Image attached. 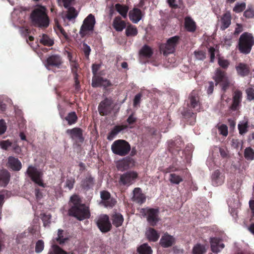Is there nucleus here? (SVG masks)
Segmentation results:
<instances>
[{
    "label": "nucleus",
    "mask_w": 254,
    "mask_h": 254,
    "mask_svg": "<svg viewBox=\"0 0 254 254\" xmlns=\"http://www.w3.org/2000/svg\"><path fill=\"white\" fill-rule=\"evenodd\" d=\"M70 201L72 203L68 210L70 216L76 218L79 220L88 218L90 216L89 208L81 203V200L77 195L70 197Z\"/></svg>",
    "instance_id": "nucleus-1"
},
{
    "label": "nucleus",
    "mask_w": 254,
    "mask_h": 254,
    "mask_svg": "<svg viewBox=\"0 0 254 254\" xmlns=\"http://www.w3.org/2000/svg\"><path fill=\"white\" fill-rule=\"evenodd\" d=\"M32 24L42 28L49 26L50 20L46 12V8L43 6H39L34 9L30 14Z\"/></svg>",
    "instance_id": "nucleus-2"
},
{
    "label": "nucleus",
    "mask_w": 254,
    "mask_h": 254,
    "mask_svg": "<svg viewBox=\"0 0 254 254\" xmlns=\"http://www.w3.org/2000/svg\"><path fill=\"white\" fill-rule=\"evenodd\" d=\"M254 45V37L252 33L245 32L240 37L238 41V49L244 54L250 53Z\"/></svg>",
    "instance_id": "nucleus-3"
},
{
    "label": "nucleus",
    "mask_w": 254,
    "mask_h": 254,
    "mask_svg": "<svg viewBox=\"0 0 254 254\" xmlns=\"http://www.w3.org/2000/svg\"><path fill=\"white\" fill-rule=\"evenodd\" d=\"M113 153L120 156L127 155L131 150L129 143L125 140L118 139L115 140L111 145Z\"/></svg>",
    "instance_id": "nucleus-4"
},
{
    "label": "nucleus",
    "mask_w": 254,
    "mask_h": 254,
    "mask_svg": "<svg viewBox=\"0 0 254 254\" xmlns=\"http://www.w3.org/2000/svg\"><path fill=\"white\" fill-rule=\"evenodd\" d=\"M140 213L143 217H146L148 223L151 226H156L160 221L158 208L147 207L141 208Z\"/></svg>",
    "instance_id": "nucleus-5"
},
{
    "label": "nucleus",
    "mask_w": 254,
    "mask_h": 254,
    "mask_svg": "<svg viewBox=\"0 0 254 254\" xmlns=\"http://www.w3.org/2000/svg\"><path fill=\"white\" fill-rule=\"evenodd\" d=\"M26 173L32 182L40 187H45V184L42 179L43 173L41 170L33 165H29Z\"/></svg>",
    "instance_id": "nucleus-6"
},
{
    "label": "nucleus",
    "mask_w": 254,
    "mask_h": 254,
    "mask_svg": "<svg viewBox=\"0 0 254 254\" xmlns=\"http://www.w3.org/2000/svg\"><path fill=\"white\" fill-rule=\"evenodd\" d=\"M115 107L114 100L112 97H106L100 102L98 107L100 115L106 116L111 114Z\"/></svg>",
    "instance_id": "nucleus-7"
},
{
    "label": "nucleus",
    "mask_w": 254,
    "mask_h": 254,
    "mask_svg": "<svg viewBox=\"0 0 254 254\" xmlns=\"http://www.w3.org/2000/svg\"><path fill=\"white\" fill-rule=\"evenodd\" d=\"M180 38L178 36H175L170 38L167 41L165 44L162 45L160 47V49L164 55L173 53L175 50L177 46L179 43Z\"/></svg>",
    "instance_id": "nucleus-8"
},
{
    "label": "nucleus",
    "mask_w": 254,
    "mask_h": 254,
    "mask_svg": "<svg viewBox=\"0 0 254 254\" xmlns=\"http://www.w3.org/2000/svg\"><path fill=\"white\" fill-rule=\"evenodd\" d=\"M64 64L62 57L59 54H53L49 56L46 59L45 66L49 69L54 68H62Z\"/></svg>",
    "instance_id": "nucleus-9"
},
{
    "label": "nucleus",
    "mask_w": 254,
    "mask_h": 254,
    "mask_svg": "<svg viewBox=\"0 0 254 254\" xmlns=\"http://www.w3.org/2000/svg\"><path fill=\"white\" fill-rule=\"evenodd\" d=\"M138 176V175L135 171H127L120 175L119 183L120 185L129 187L135 182Z\"/></svg>",
    "instance_id": "nucleus-10"
},
{
    "label": "nucleus",
    "mask_w": 254,
    "mask_h": 254,
    "mask_svg": "<svg viewBox=\"0 0 254 254\" xmlns=\"http://www.w3.org/2000/svg\"><path fill=\"white\" fill-rule=\"evenodd\" d=\"M96 224L98 229L103 233L110 231L112 228L109 217L107 214L100 215L97 218Z\"/></svg>",
    "instance_id": "nucleus-11"
},
{
    "label": "nucleus",
    "mask_w": 254,
    "mask_h": 254,
    "mask_svg": "<svg viewBox=\"0 0 254 254\" xmlns=\"http://www.w3.org/2000/svg\"><path fill=\"white\" fill-rule=\"evenodd\" d=\"M83 132L82 129L77 127L67 129L65 131L66 134L69 135L70 138L74 140L76 144L83 143L84 137L83 135Z\"/></svg>",
    "instance_id": "nucleus-12"
},
{
    "label": "nucleus",
    "mask_w": 254,
    "mask_h": 254,
    "mask_svg": "<svg viewBox=\"0 0 254 254\" xmlns=\"http://www.w3.org/2000/svg\"><path fill=\"white\" fill-rule=\"evenodd\" d=\"M95 23V17L92 14H89L84 20L83 23L81 27L79 33L81 37L84 36L86 31H92Z\"/></svg>",
    "instance_id": "nucleus-13"
},
{
    "label": "nucleus",
    "mask_w": 254,
    "mask_h": 254,
    "mask_svg": "<svg viewBox=\"0 0 254 254\" xmlns=\"http://www.w3.org/2000/svg\"><path fill=\"white\" fill-rule=\"evenodd\" d=\"M100 197L102 199L101 203L106 207H113L117 202L116 199L111 197L110 193L107 190L101 191Z\"/></svg>",
    "instance_id": "nucleus-14"
},
{
    "label": "nucleus",
    "mask_w": 254,
    "mask_h": 254,
    "mask_svg": "<svg viewBox=\"0 0 254 254\" xmlns=\"http://www.w3.org/2000/svg\"><path fill=\"white\" fill-rule=\"evenodd\" d=\"M95 183V178L90 174L88 173L82 180L80 186L83 190L88 191L93 189Z\"/></svg>",
    "instance_id": "nucleus-15"
},
{
    "label": "nucleus",
    "mask_w": 254,
    "mask_h": 254,
    "mask_svg": "<svg viewBox=\"0 0 254 254\" xmlns=\"http://www.w3.org/2000/svg\"><path fill=\"white\" fill-rule=\"evenodd\" d=\"M189 99V107L193 109L195 111L199 112L201 104L199 101V96L197 91L193 90L190 94Z\"/></svg>",
    "instance_id": "nucleus-16"
},
{
    "label": "nucleus",
    "mask_w": 254,
    "mask_h": 254,
    "mask_svg": "<svg viewBox=\"0 0 254 254\" xmlns=\"http://www.w3.org/2000/svg\"><path fill=\"white\" fill-rule=\"evenodd\" d=\"M242 100V91L238 89L236 90L233 94L232 103L230 107L231 110L232 111L238 110L241 105Z\"/></svg>",
    "instance_id": "nucleus-17"
},
{
    "label": "nucleus",
    "mask_w": 254,
    "mask_h": 254,
    "mask_svg": "<svg viewBox=\"0 0 254 254\" xmlns=\"http://www.w3.org/2000/svg\"><path fill=\"white\" fill-rule=\"evenodd\" d=\"M7 167L13 171H19L22 168V164L17 158L9 156L6 163Z\"/></svg>",
    "instance_id": "nucleus-18"
},
{
    "label": "nucleus",
    "mask_w": 254,
    "mask_h": 254,
    "mask_svg": "<svg viewBox=\"0 0 254 254\" xmlns=\"http://www.w3.org/2000/svg\"><path fill=\"white\" fill-rule=\"evenodd\" d=\"M133 196L132 200L137 203L141 204L145 202L146 196L142 192V190L139 188H136L133 190Z\"/></svg>",
    "instance_id": "nucleus-19"
},
{
    "label": "nucleus",
    "mask_w": 254,
    "mask_h": 254,
    "mask_svg": "<svg viewBox=\"0 0 254 254\" xmlns=\"http://www.w3.org/2000/svg\"><path fill=\"white\" fill-rule=\"evenodd\" d=\"M221 240L216 237H213L210 238V243L211 246V251L213 253H217L220 251V249H222L224 248V244H220Z\"/></svg>",
    "instance_id": "nucleus-20"
},
{
    "label": "nucleus",
    "mask_w": 254,
    "mask_h": 254,
    "mask_svg": "<svg viewBox=\"0 0 254 254\" xmlns=\"http://www.w3.org/2000/svg\"><path fill=\"white\" fill-rule=\"evenodd\" d=\"M236 70L238 74L242 77L248 76L250 72L249 66L242 63H239L236 66Z\"/></svg>",
    "instance_id": "nucleus-21"
},
{
    "label": "nucleus",
    "mask_w": 254,
    "mask_h": 254,
    "mask_svg": "<svg viewBox=\"0 0 254 254\" xmlns=\"http://www.w3.org/2000/svg\"><path fill=\"white\" fill-rule=\"evenodd\" d=\"M174 243V238L168 234H164L160 241L161 246L165 248L171 247Z\"/></svg>",
    "instance_id": "nucleus-22"
},
{
    "label": "nucleus",
    "mask_w": 254,
    "mask_h": 254,
    "mask_svg": "<svg viewBox=\"0 0 254 254\" xmlns=\"http://www.w3.org/2000/svg\"><path fill=\"white\" fill-rule=\"evenodd\" d=\"M133 159L129 157L124 158L119 161L118 168L120 170L124 171L129 169L133 164Z\"/></svg>",
    "instance_id": "nucleus-23"
},
{
    "label": "nucleus",
    "mask_w": 254,
    "mask_h": 254,
    "mask_svg": "<svg viewBox=\"0 0 254 254\" xmlns=\"http://www.w3.org/2000/svg\"><path fill=\"white\" fill-rule=\"evenodd\" d=\"M127 127L128 126L126 125L115 126L109 132L107 137V139L112 140L120 132Z\"/></svg>",
    "instance_id": "nucleus-24"
},
{
    "label": "nucleus",
    "mask_w": 254,
    "mask_h": 254,
    "mask_svg": "<svg viewBox=\"0 0 254 254\" xmlns=\"http://www.w3.org/2000/svg\"><path fill=\"white\" fill-rule=\"evenodd\" d=\"M128 16L133 23H137L142 18L141 11L137 8H134L129 11Z\"/></svg>",
    "instance_id": "nucleus-25"
},
{
    "label": "nucleus",
    "mask_w": 254,
    "mask_h": 254,
    "mask_svg": "<svg viewBox=\"0 0 254 254\" xmlns=\"http://www.w3.org/2000/svg\"><path fill=\"white\" fill-rule=\"evenodd\" d=\"M10 173L5 169L0 170V186L5 187L10 179Z\"/></svg>",
    "instance_id": "nucleus-26"
},
{
    "label": "nucleus",
    "mask_w": 254,
    "mask_h": 254,
    "mask_svg": "<svg viewBox=\"0 0 254 254\" xmlns=\"http://www.w3.org/2000/svg\"><path fill=\"white\" fill-rule=\"evenodd\" d=\"M182 142L181 141H173L172 140L168 141V149L173 154L178 153L181 149Z\"/></svg>",
    "instance_id": "nucleus-27"
},
{
    "label": "nucleus",
    "mask_w": 254,
    "mask_h": 254,
    "mask_svg": "<svg viewBox=\"0 0 254 254\" xmlns=\"http://www.w3.org/2000/svg\"><path fill=\"white\" fill-rule=\"evenodd\" d=\"M227 78H228V77H227L225 71H223L219 68L216 69L215 76L213 77V79L215 80L216 86Z\"/></svg>",
    "instance_id": "nucleus-28"
},
{
    "label": "nucleus",
    "mask_w": 254,
    "mask_h": 254,
    "mask_svg": "<svg viewBox=\"0 0 254 254\" xmlns=\"http://www.w3.org/2000/svg\"><path fill=\"white\" fill-rule=\"evenodd\" d=\"M145 235L147 239L151 242H156L160 237V234L153 228L149 227L146 231Z\"/></svg>",
    "instance_id": "nucleus-29"
},
{
    "label": "nucleus",
    "mask_w": 254,
    "mask_h": 254,
    "mask_svg": "<svg viewBox=\"0 0 254 254\" xmlns=\"http://www.w3.org/2000/svg\"><path fill=\"white\" fill-rule=\"evenodd\" d=\"M112 224L116 227L121 226L124 222V218L122 214L118 212H114L111 217Z\"/></svg>",
    "instance_id": "nucleus-30"
},
{
    "label": "nucleus",
    "mask_w": 254,
    "mask_h": 254,
    "mask_svg": "<svg viewBox=\"0 0 254 254\" xmlns=\"http://www.w3.org/2000/svg\"><path fill=\"white\" fill-rule=\"evenodd\" d=\"M231 15L230 12L224 13L221 18V29L224 30L229 27L231 23Z\"/></svg>",
    "instance_id": "nucleus-31"
},
{
    "label": "nucleus",
    "mask_w": 254,
    "mask_h": 254,
    "mask_svg": "<svg viewBox=\"0 0 254 254\" xmlns=\"http://www.w3.org/2000/svg\"><path fill=\"white\" fill-rule=\"evenodd\" d=\"M113 26L114 29L118 32H121L126 27V22L122 20L120 16L116 17L113 22Z\"/></svg>",
    "instance_id": "nucleus-32"
},
{
    "label": "nucleus",
    "mask_w": 254,
    "mask_h": 254,
    "mask_svg": "<svg viewBox=\"0 0 254 254\" xmlns=\"http://www.w3.org/2000/svg\"><path fill=\"white\" fill-rule=\"evenodd\" d=\"M184 118L190 121V125H193L196 121V113H194L190 110L187 109L182 113Z\"/></svg>",
    "instance_id": "nucleus-33"
},
{
    "label": "nucleus",
    "mask_w": 254,
    "mask_h": 254,
    "mask_svg": "<svg viewBox=\"0 0 254 254\" xmlns=\"http://www.w3.org/2000/svg\"><path fill=\"white\" fill-rule=\"evenodd\" d=\"M185 27L186 30L190 32H194L196 30V24L190 17L185 18Z\"/></svg>",
    "instance_id": "nucleus-34"
},
{
    "label": "nucleus",
    "mask_w": 254,
    "mask_h": 254,
    "mask_svg": "<svg viewBox=\"0 0 254 254\" xmlns=\"http://www.w3.org/2000/svg\"><path fill=\"white\" fill-rule=\"evenodd\" d=\"M221 173L219 170H215L211 176L212 183L213 186H218L222 184L223 181L220 177Z\"/></svg>",
    "instance_id": "nucleus-35"
},
{
    "label": "nucleus",
    "mask_w": 254,
    "mask_h": 254,
    "mask_svg": "<svg viewBox=\"0 0 254 254\" xmlns=\"http://www.w3.org/2000/svg\"><path fill=\"white\" fill-rule=\"evenodd\" d=\"M116 10L123 16L124 18H126L127 13L128 11V6L122 5L120 3H117L115 5Z\"/></svg>",
    "instance_id": "nucleus-36"
},
{
    "label": "nucleus",
    "mask_w": 254,
    "mask_h": 254,
    "mask_svg": "<svg viewBox=\"0 0 254 254\" xmlns=\"http://www.w3.org/2000/svg\"><path fill=\"white\" fill-rule=\"evenodd\" d=\"M137 252L139 254H152V253L151 247L146 243L138 247L137 249Z\"/></svg>",
    "instance_id": "nucleus-37"
},
{
    "label": "nucleus",
    "mask_w": 254,
    "mask_h": 254,
    "mask_svg": "<svg viewBox=\"0 0 254 254\" xmlns=\"http://www.w3.org/2000/svg\"><path fill=\"white\" fill-rule=\"evenodd\" d=\"M64 119L67 122L68 125L70 126L77 122L78 118L75 112H71L67 114Z\"/></svg>",
    "instance_id": "nucleus-38"
},
{
    "label": "nucleus",
    "mask_w": 254,
    "mask_h": 254,
    "mask_svg": "<svg viewBox=\"0 0 254 254\" xmlns=\"http://www.w3.org/2000/svg\"><path fill=\"white\" fill-rule=\"evenodd\" d=\"M138 31L136 27L131 24L128 25L126 29V34L127 37H134L137 35Z\"/></svg>",
    "instance_id": "nucleus-39"
},
{
    "label": "nucleus",
    "mask_w": 254,
    "mask_h": 254,
    "mask_svg": "<svg viewBox=\"0 0 254 254\" xmlns=\"http://www.w3.org/2000/svg\"><path fill=\"white\" fill-rule=\"evenodd\" d=\"M65 233L62 229H59L58 231V237L56 239L57 243L60 245H63L68 240V238L64 236Z\"/></svg>",
    "instance_id": "nucleus-40"
},
{
    "label": "nucleus",
    "mask_w": 254,
    "mask_h": 254,
    "mask_svg": "<svg viewBox=\"0 0 254 254\" xmlns=\"http://www.w3.org/2000/svg\"><path fill=\"white\" fill-rule=\"evenodd\" d=\"M206 251L205 246L200 244H197L193 247L192 252L193 254H204Z\"/></svg>",
    "instance_id": "nucleus-41"
},
{
    "label": "nucleus",
    "mask_w": 254,
    "mask_h": 254,
    "mask_svg": "<svg viewBox=\"0 0 254 254\" xmlns=\"http://www.w3.org/2000/svg\"><path fill=\"white\" fill-rule=\"evenodd\" d=\"M103 78V77L99 75L93 76L92 79V86L94 88L102 87Z\"/></svg>",
    "instance_id": "nucleus-42"
},
{
    "label": "nucleus",
    "mask_w": 254,
    "mask_h": 254,
    "mask_svg": "<svg viewBox=\"0 0 254 254\" xmlns=\"http://www.w3.org/2000/svg\"><path fill=\"white\" fill-rule=\"evenodd\" d=\"M140 54L146 58H150L153 55V51L150 47L145 45L141 48Z\"/></svg>",
    "instance_id": "nucleus-43"
},
{
    "label": "nucleus",
    "mask_w": 254,
    "mask_h": 254,
    "mask_svg": "<svg viewBox=\"0 0 254 254\" xmlns=\"http://www.w3.org/2000/svg\"><path fill=\"white\" fill-rule=\"evenodd\" d=\"M40 42L43 45L47 46H53L54 43V41L45 34L42 35V37L40 39Z\"/></svg>",
    "instance_id": "nucleus-44"
},
{
    "label": "nucleus",
    "mask_w": 254,
    "mask_h": 254,
    "mask_svg": "<svg viewBox=\"0 0 254 254\" xmlns=\"http://www.w3.org/2000/svg\"><path fill=\"white\" fill-rule=\"evenodd\" d=\"M244 157L247 160H254V150L251 147H247L244 151Z\"/></svg>",
    "instance_id": "nucleus-45"
},
{
    "label": "nucleus",
    "mask_w": 254,
    "mask_h": 254,
    "mask_svg": "<svg viewBox=\"0 0 254 254\" xmlns=\"http://www.w3.org/2000/svg\"><path fill=\"white\" fill-rule=\"evenodd\" d=\"M169 181L172 184L178 185L182 182L183 179L180 176L172 173L170 174Z\"/></svg>",
    "instance_id": "nucleus-46"
},
{
    "label": "nucleus",
    "mask_w": 254,
    "mask_h": 254,
    "mask_svg": "<svg viewBox=\"0 0 254 254\" xmlns=\"http://www.w3.org/2000/svg\"><path fill=\"white\" fill-rule=\"evenodd\" d=\"M249 127L248 122L239 124L238 125V128L239 131V133L241 135L245 134L248 130Z\"/></svg>",
    "instance_id": "nucleus-47"
},
{
    "label": "nucleus",
    "mask_w": 254,
    "mask_h": 254,
    "mask_svg": "<svg viewBox=\"0 0 254 254\" xmlns=\"http://www.w3.org/2000/svg\"><path fill=\"white\" fill-rule=\"evenodd\" d=\"M67 9L68 10L66 14L67 18L69 20L75 18L77 15L75 8L73 7H69Z\"/></svg>",
    "instance_id": "nucleus-48"
},
{
    "label": "nucleus",
    "mask_w": 254,
    "mask_h": 254,
    "mask_svg": "<svg viewBox=\"0 0 254 254\" xmlns=\"http://www.w3.org/2000/svg\"><path fill=\"white\" fill-rule=\"evenodd\" d=\"M41 218L43 222V225L44 227L49 226L51 223V216L50 214H46V213H43L41 214Z\"/></svg>",
    "instance_id": "nucleus-49"
},
{
    "label": "nucleus",
    "mask_w": 254,
    "mask_h": 254,
    "mask_svg": "<svg viewBox=\"0 0 254 254\" xmlns=\"http://www.w3.org/2000/svg\"><path fill=\"white\" fill-rule=\"evenodd\" d=\"M70 65L71 68V72L73 73V75L78 74L77 70L79 65L77 61L75 60L73 61H71L70 62Z\"/></svg>",
    "instance_id": "nucleus-50"
},
{
    "label": "nucleus",
    "mask_w": 254,
    "mask_h": 254,
    "mask_svg": "<svg viewBox=\"0 0 254 254\" xmlns=\"http://www.w3.org/2000/svg\"><path fill=\"white\" fill-rule=\"evenodd\" d=\"M44 243L42 240H39L36 243L35 252L36 253H41L44 249Z\"/></svg>",
    "instance_id": "nucleus-51"
},
{
    "label": "nucleus",
    "mask_w": 254,
    "mask_h": 254,
    "mask_svg": "<svg viewBox=\"0 0 254 254\" xmlns=\"http://www.w3.org/2000/svg\"><path fill=\"white\" fill-rule=\"evenodd\" d=\"M194 55L196 59L198 60H204L206 58V53L203 51H195Z\"/></svg>",
    "instance_id": "nucleus-52"
},
{
    "label": "nucleus",
    "mask_w": 254,
    "mask_h": 254,
    "mask_svg": "<svg viewBox=\"0 0 254 254\" xmlns=\"http://www.w3.org/2000/svg\"><path fill=\"white\" fill-rule=\"evenodd\" d=\"M82 50L86 59L88 60L91 51L90 47L87 44L84 43Z\"/></svg>",
    "instance_id": "nucleus-53"
},
{
    "label": "nucleus",
    "mask_w": 254,
    "mask_h": 254,
    "mask_svg": "<svg viewBox=\"0 0 254 254\" xmlns=\"http://www.w3.org/2000/svg\"><path fill=\"white\" fill-rule=\"evenodd\" d=\"M246 93L247 95V100L252 101L254 100V88L249 87L246 90Z\"/></svg>",
    "instance_id": "nucleus-54"
},
{
    "label": "nucleus",
    "mask_w": 254,
    "mask_h": 254,
    "mask_svg": "<svg viewBox=\"0 0 254 254\" xmlns=\"http://www.w3.org/2000/svg\"><path fill=\"white\" fill-rule=\"evenodd\" d=\"M218 129L220 134L225 136L228 135V127L226 125L222 124L218 127Z\"/></svg>",
    "instance_id": "nucleus-55"
},
{
    "label": "nucleus",
    "mask_w": 254,
    "mask_h": 254,
    "mask_svg": "<svg viewBox=\"0 0 254 254\" xmlns=\"http://www.w3.org/2000/svg\"><path fill=\"white\" fill-rule=\"evenodd\" d=\"M12 145V143L9 140H2L0 141V146L5 150H7L8 148Z\"/></svg>",
    "instance_id": "nucleus-56"
},
{
    "label": "nucleus",
    "mask_w": 254,
    "mask_h": 254,
    "mask_svg": "<svg viewBox=\"0 0 254 254\" xmlns=\"http://www.w3.org/2000/svg\"><path fill=\"white\" fill-rule=\"evenodd\" d=\"M53 249L54 254H67V252L63 250L57 245H53Z\"/></svg>",
    "instance_id": "nucleus-57"
},
{
    "label": "nucleus",
    "mask_w": 254,
    "mask_h": 254,
    "mask_svg": "<svg viewBox=\"0 0 254 254\" xmlns=\"http://www.w3.org/2000/svg\"><path fill=\"white\" fill-rule=\"evenodd\" d=\"M218 63L219 65L225 69H227L230 64L228 60L220 58L219 59Z\"/></svg>",
    "instance_id": "nucleus-58"
},
{
    "label": "nucleus",
    "mask_w": 254,
    "mask_h": 254,
    "mask_svg": "<svg viewBox=\"0 0 254 254\" xmlns=\"http://www.w3.org/2000/svg\"><path fill=\"white\" fill-rule=\"evenodd\" d=\"M246 7V4L245 3H238L236 4L235 7L233 8V11L236 12H240L243 11Z\"/></svg>",
    "instance_id": "nucleus-59"
},
{
    "label": "nucleus",
    "mask_w": 254,
    "mask_h": 254,
    "mask_svg": "<svg viewBox=\"0 0 254 254\" xmlns=\"http://www.w3.org/2000/svg\"><path fill=\"white\" fill-rule=\"evenodd\" d=\"M137 118L134 116V114L132 113L127 119V122L129 125H133L137 121Z\"/></svg>",
    "instance_id": "nucleus-60"
},
{
    "label": "nucleus",
    "mask_w": 254,
    "mask_h": 254,
    "mask_svg": "<svg viewBox=\"0 0 254 254\" xmlns=\"http://www.w3.org/2000/svg\"><path fill=\"white\" fill-rule=\"evenodd\" d=\"M207 86L206 87L207 93L209 95L213 93L214 88V83L213 81H208L207 82Z\"/></svg>",
    "instance_id": "nucleus-61"
},
{
    "label": "nucleus",
    "mask_w": 254,
    "mask_h": 254,
    "mask_svg": "<svg viewBox=\"0 0 254 254\" xmlns=\"http://www.w3.org/2000/svg\"><path fill=\"white\" fill-rule=\"evenodd\" d=\"M220 85L222 87V90L225 92L230 86V82L228 78L225 79L224 81L221 82Z\"/></svg>",
    "instance_id": "nucleus-62"
},
{
    "label": "nucleus",
    "mask_w": 254,
    "mask_h": 254,
    "mask_svg": "<svg viewBox=\"0 0 254 254\" xmlns=\"http://www.w3.org/2000/svg\"><path fill=\"white\" fill-rule=\"evenodd\" d=\"M219 152L221 156L223 158H227L229 156L228 151L227 149L224 147H220Z\"/></svg>",
    "instance_id": "nucleus-63"
},
{
    "label": "nucleus",
    "mask_w": 254,
    "mask_h": 254,
    "mask_svg": "<svg viewBox=\"0 0 254 254\" xmlns=\"http://www.w3.org/2000/svg\"><path fill=\"white\" fill-rule=\"evenodd\" d=\"M244 16L248 18H254V11L251 9H247L244 12Z\"/></svg>",
    "instance_id": "nucleus-64"
}]
</instances>
